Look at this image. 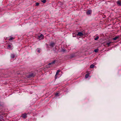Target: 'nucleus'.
<instances>
[{
    "label": "nucleus",
    "instance_id": "nucleus-2",
    "mask_svg": "<svg viewBox=\"0 0 121 121\" xmlns=\"http://www.w3.org/2000/svg\"><path fill=\"white\" fill-rule=\"evenodd\" d=\"M117 3L118 5L119 6H121V1L119 0L117 1Z\"/></svg>",
    "mask_w": 121,
    "mask_h": 121
},
{
    "label": "nucleus",
    "instance_id": "nucleus-6",
    "mask_svg": "<svg viewBox=\"0 0 121 121\" xmlns=\"http://www.w3.org/2000/svg\"><path fill=\"white\" fill-rule=\"evenodd\" d=\"M27 115L26 114H22V117L24 118H25L27 117Z\"/></svg>",
    "mask_w": 121,
    "mask_h": 121
},
{
    "label": "nucleus",
    "instance_id": "nucleus-17",
    "mask_svg": "<svg viewBox=\"0 0 121 121\" xmlns=\"http://www.w3.org/2000/svg\"><path fill=\"white\" fill-rule=\"evenodd\" d=\"M58 73H59L58 72H56V74L55 75V78H57V77H56V76L58 74Z\"/></svg>",
    "mask_w": 121,
    "mask_h": 121
},
{
    "label": "nucleus",
    "instance_id": "nucleus-9",
    "mask_svg": "<svg viewBox=\"0 0 121 121\" xmlns=\"http://www.w3.org/2000/svg\"><path fill=\"white\" fill-rule=\"evenodd\" d=\"M37 51L38 53H40L41 52L40 49L39 48H38L36 50Z\"/></svg>",
    "mask_w": 121,
    "mask_h": 121
},
{
    "label": "nucleus",
    "instance_id": "nucleus-7",
    "mask_svg": "<svg viewBox=\"0 0 121 121\" xmlns=\"http://www.w3.org/2000/svg\"><path fill=\"white\" fill-rule=\"evenodd\" d=\"M35 76V75L33 73H32L30 74L28 77V78H30L31 77H34Z\"/></svg>",
    "mask_w": 121,
    "mask_h": 121
},
{
    "label": "nucleus",
    "instance_id": "nucleus-21",
    "mask_svg": "<svg viewBox=\"0 0 121 121\" xmlns=\"http://www.w3.org/2000/svg\"><path fill=\"white\" fill-rule=\"evenodd\" d=\"M59 94L58 93H56L55 94V95L56 96H59Z\"/></svg>",
    "mask_w": 121,
    "mask_h": 121
},
{
    "label": "nucleus",
    "instance_id": "nucleus-8",
    "mask_svg": "<svg viewBox=\"0 0 121 121\" xmlns=\"http://www.w3.org/2000/svg\"><path fill=\"white\" fill-rule=\"evenodd\" d=\"M91 13V11L90 10H88L86 12V13L88 15L90 14Z\"/></svg>",
    "mask_w": 121,
    "mask_h": 121
},
{
    "label": "nucleus",
    "instance_id": "nucleus-19",
    "mask_svg": "<svg viewBox=\"0 0 121 121\" xmlns=\"http://www.w3.org/2000/svg\"><path fill=\"white\" fill-rule=\"evenodd\" d=\"M14 39V38H13L12 37H11L9 39V40L11 41L13 39Z\"/></svg>",
    "mask_w": 121,
    "mask_h": 121
},
{
    "label": "nucleus",
    "instance_id": "nucleus-23",
    "mask_svg": "<svg viewBox=\"0 0 121 121\" xmlns=\"http://www.w3.org/2000/svg\"><path fill=\"white\" fill-rule=\"evenodd\" d=\"M60 70H57V72H58V73H59V72L60 71Z\"/></svg>",
    "mask_w": 121,
    "mask_h": 121
},
{
    "label": "nucleus",
    "instance_id": "nucleus-1",
    "mask_svg": "<svg viewBox=\"0 0 121 121\" xmlns=\"http://www.w3.org/2000/svg\"><path fill=\"white\" fill-rule=\"evenodd\" d=\"M43 35L42 34H41L40 36H38V38L39 39H43Z\"/></svg>",
    "mask_w": 121,
    "mask_h": 121
},
{
    "label": "nucleus",
    "instance_id": "nucleus-12",
    "mask_svg": "<svg viewBox=\"0 0 121 121\" xmlns=\"http://www.w3.org/2000/svg\"><path fill=\"white\" fill-rule=\"evenodd\" d=\"M119 37V36H116V37L113 38V39L114 40H116L117 39H118Z\"/></svg>",
    "mask_w": 121,
    "mask_h": 121
},
{
    "label": "nucleus",
    "instance_id": "nucleus-15",
    "mask_svg": "<svg viewBox=\"0 0 121 121\" xmlns=\"http://www.w3.org/2000/svg\"><path fill=\"white\" fill-rule=\"evenodd\" d=\"M94 67H95V66H94V65L93 64H92L90 65V68H94Z\"/></svg>",
    "mask_w": 121,
    "mask_h": 121
},
{
    "label": "nucleus",
    "instance_id": "nucleus-24",
    "mask_svg": "<svg viewBox=\"0 0 121 121\" xmlns=\"http://www.w3.org/2000/svg\"><path fill=\"white\" fill-rule=\"evenodd\" d=\"M62 51L63 52H65V50H62Z\"/></svg>",
    "mask_w": 121,
    "mask_h": 121
},
{
    "label": "nucleus",
    "instance_id": "nucleus-11",
    "mask_svg": "<svg viewBox=\"0 0 121 121\" xmlns=\"http://www.w3.org/2000/svg\"><path fill=\"white\" fill-rule=\"evenodd\" d=\"M112 43L111 42H110L108 43H107V44L108 45V47H109L110 46V45Z\"/></svg>",
    "mask_w": 121,
    "mask_h": 121
},
{
    "label": "nucleus",
    "instance_id": "nucleus-3",
    "mask_svg": "<svg viewBox=\"0 0 121 121\" xmlns=\"http://www.w3.org/2000/svg\"><path fill=\"white\" fill-rule=\"evenodd\" d=\"M55 60H54L52 62L49 63L48 64V65L50 66V67H51L52 66H51V65H52L54 64L55 63Z\"/></svg>",
    "mask_w": 121,
    "mask_h": 121
},
{
    "label": "nucleus",
    "instance_id": "nucleus-13",
    "mask_svg": "<svg viewBox=\"0 0 121 121\" xmlns=\"http://www.w3.org/2000/svg\"><path fill=\"white\" fill-rule=\"evenodd\" d=\"M89 74L88 73L86 74L85 75V77L86 78H87L89 77Z\"/></svg>",
    "mask_w": 121,
    "mask_h": 121
},
{
    "label": "nucleus",
    "instance_id": "nucleus-18",
    "mask_svg": "<svg viewBox=\"0 0 121 121\" xmlns=\"http://www.w3.org/2000/svg\"><path fill=\"white\" fill-rule=\"evenodd\" d=\"M41 2L43 3H45L46 2V0H43L41 1Z\"/></svg>",
    "mask_w": 121,
    "mask_h": 121
},
{
    "label": "nucleus",
    "instance_id": "nucleus-16",
    "mask_svg": "<svg viewBox=\"0 0 121 121\" xmlns=\"http://www.w3.org/2000/svg\"><path fill=\"white\" fill-rule=\"evenodd\" d=\"M99 38V37L98 36H97L94 39L95 40H97Z\"/></svg>",
    "mask_w": 121,
    "mask_h": 121
},
{
    "label": "nucleus",
    "instance_id": "nucleus-22",
    "mask_svg": "<svg viewBox=\"0 0 121 121\" xmlns=\"http://www.w3.org/2000/svg\"><path fill=\"white\" fill-rule=\"evenodd\" d=\"M39 4V3H38L37 2L36 3L35 5L36 6H38Z\"/></svg>",
    "mask_w": 121,
    "mask_h": 121
},
{
    "label": "nucleus",
    "instance_id": "nucleus-5",
    "mask_svg": "<svg viewBox=\"0 0 121 121\" xmlns=\"http://www.w3.org/2000/svg\"><path fill=\"white\" fill-rule=\"evenodd\" d=\"M8 46L9 48L11 49H13V47L12 45H11L9 44L8 45Z\"/></svg>",
    "mask_w": 121,
    "mask_h": 121
},
{
    "label": "nucleus",
    "instance_id": "nucleus-20",
    "mask_svg": "<svg viewBox=\"0 0 121 121\" xmlns=\"http://www.w3.org/2000/svg\"><path fill=\"white\" fill-rule=\"evenodd\" d=\"M98 51V49H95L94 50V51L95 52H97Z\"/></svg>",
    "mask_w": 121,
    "mask_h": 121
},
{
    "label": "nucleus",
    "instance_id": "nucleus-4",
    "mask_svg": "<svg viewBox=\"0 0 121 121\" xmlns=\"http://www.w3.org/2000/svg\"><path fill=\"white\" fill-rule=\"evenodd\" d=\"M83 35V34L81 32H80L78 33L77 34V35L80 36H82Z\"/></svg>",
    "mask_w": 121,
    "mask_h": 121
},
{
    "label": "nucleus",
    "instance_id": "nucleus-14",
    "mask_svg": "<svg viewBox=\"0 0 121 121\" xmlns=\"http://www.w3.org/2000/svg\"><path fill=\"white\" fill-rule=\"evenodd\" d=\"M15 56L14 54H11V57L12 58H14Z\"/></svg>",
    "mask_w": 121,
    "mask_h": 121
},
{
    "label": "nucleus",
    "instance_id": "nucleus-10",
    "mask_svg": "<svg viewBox=\"0 0 121 121\" xmlns=\"http://www.w3.org/2000/svg\"><path fill=\"white\" fill-rule=\"evenodd\" d=\"M54 45L55 43H51L50 44V46L52 47H53L54 46Z\"/></svg>",
    "mask_w": 121,
    "mask_h": 121
}]
</instances>
